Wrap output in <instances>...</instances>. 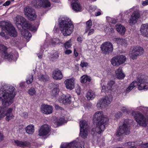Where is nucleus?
Returning <instances> with one entry per match:
<instances>
[{
  "label": "nucleus",
  "instance_id": "nucleus-3",
  "mask_svg": "<svg viewBox=\"0 0 148 148\" xmlns=\"http://www.w3.org/2000/svg\"><path fill=\"white\" fill-rule=\"evenodd\" d=\"M60 30L65 36L70 35L72 33L74 25L71 20L68 18H62L59 21Z\"/></svg>",
  "mask_w": 148,
  "mask_h": 148
},
{
  "label": "nucleus",
  "instance_id": "nucleus-30",
  "mask_svg": "<svg viewBox=\"0 0 148 148\" xmlns=\"http://www.w3.org/2000/svg\"><path fill=\"white\" fill-rule=\"evenodd\" d=\"M92 25V22L91 20H89L86 22V26L85 33H87L90 29Z\"/></svg>",
  "mask_w": 148,
  "mask_h": 148
},
{
  "label": "nucleus",
  "instance_id": "nucleus-52",
  "mask_svg": "<svg viewBox=\"0 0 148 148\" xmlns=\"http://www.w3.org/2000/svg\"><path fill=\"white\" fill-rule=\"evenodd\" d=\"M60 121L61 123H64L65 122L64 118L62 117L60 118Z\"/></svg>",
  "mask_w": 148,
  "mask_h": 148
},
{
  "label": "nucleus",
  "instance_id": "nucleus-28",
  "mask_svg": "<svg viewBox=\"0 0 148 148\" xmlns=\"http://www.w3.org/2000/svg\"><path fill=\"white\" fill-rule=\"evenodd\" d=\"M25 130L28 134H32L34 131V126L32 125H30L25 128Z\"/></svg>",
  "mask_w": 148,
  "mask_h": 148
},
{
  "label": "nucleus",
  "instance_id": "nucleus-7",
  "mask_svg": "<svg viewBox=\"0 0 148 148\" xmlns=\"http://www.w3.org/2000/svg\"><path fill=\"white\" fill-rule=\"evenodd\" d=\"M132 114L139 125L145 127L147 126V121L146 118L142 113L139 112H133Z\"/></svg>",
  "mask_w": 148,
  "mask_h": 148
},
{
  "label": "nucleus",
  "instance_id": "nucleus-22",
  "mask_svg": "<svg viewBox=\"0 0 148 148\" xmlns=\"http://www.w3.org/2000/svg\"><path fill=\"white\" fill-rule=\"evenodd\" d=\"M72 6L73 9L76 11H79L81 10V7L78 1H72Z\"/></svg>",
  "mask_w": 148,
  "mask_h": 148
},
{
  "label": "nucleus",
  "instance_id": "nucleus-2",
  "mask_svg": "<svg viewBox=\"0 0 148 148\" xmlns=\"http://www.w3.org/2000/svg\"><path fill=\"white\" fill-rule=\"evenodd\" d=\"M15 24L17 28L19 30H21L22 35L26 38H30L32 36V34L26 29L22 30L23 27L33 31H35L37 29L36 27H33L25 18L20 16H17Z\"/></svg>",
  "mask_w": 148,
  "mask_h": 148
},
{
  "label": "nucleus",
  "instance_id": "nucleus-29",
  "mask_svg": "<svg viewBox=\"0 0 148 148\" xmlns=\"http://www.w3.org/2000/svg\"><path fill=\"white\" fill-rule=\"evenodd\" d=\"M3 55H4V58L7 59L8 60L11 61L14 59V55L12 53L8 54L7 52L5 54H3Z\"/></svg>",
  "mask_w": 148,
  "mask_h": 148
},
{
  "label": "nucleus",
  "instance_id": "nucleus-19",
  "mask_svg": "<svg viewBox=\"0 0 148 148\" xmlns=\"http://www.w3.org/2000/svg\"><path fill=\"white\" fill-rule=\"evenodd\" d=\"M41 111L43 113L46 114H49L52 112L53 107L49 105H44L42 106Z\"/></svg>",
  "mask_w": 148,
  "mask_h": 148
},
{
  "label": "nucleus",
  "instance_id": "nucleus-33",
  "mask_svg": "<svg viewBox=\"0 0 148 148\" xmlns=\"http://www.w3.org/2000/svg\"><path fill=\"white\" fill-rule=\"evenodd\" d=\"M59 91V88L58 86L56 88H54L51 91V95L54 96H56L58 94Z\"/></svg>",
  "mask_w": 148,
  "mask_h": 148
},
{
  "label": "nucleus",
  "instance_id": "nucleus-32",
  "mask_svg": "<svg viewBox=\"0 0 148 148\" xmlns=\"http://www.w3.org/2000/svg\"><path fill=\"white\" fill-rule=\"evenodd\" d=\"M49 76L46 75L40 74L39 77V79L44 82L48 81L49 79Z\"/></svg>",
  "mask_w": 148,
  "mask_h": 148
},
{
  "label": "nucleus",
  "instance_id": "nucleus-43",
  "mask_svg": "<svg viewBox=\"0 0 148 148\" xmlns=\"http://www.w3.org/2000/svg\"><path fill=\"white\" fill-rule=\"evenodd\" d=\"M122 116V113L121 112H117L115 115V117L118 119Z\"/></svg>",
  "mask_w": 148,
  "mask_h": 148
},
{
  "label": "nucleus",
  "instance_id": "nucleus-6",
  "mask_svg": "<svg viewBox=\"0 0 148 148\" xmlns=\"http://www.w3.org/2000/svg\"><path fill=\"white\" fill-rule=\"evenodd\" d=\"M145 82V79L142 77H140L137 79V81H134L131 83L127 89L126 91L127 92H129L137 86H138V88L139 90L147 89V87L144 84Z\"/></svg>",
  "mask_w": 148,
  "mask_h": 148
},
{
  "label": "nucleus",
  "instance_id": "nucleus-41",
  "mask_svg": "<svg viewBox=\"0 0 148 148\" xmlns=\"http://www.w3.org/2000/svg\"><path fill=\"white\" fill-rule=\"evenodd\" d=\"M36 91L35 89L33 88H31L28 91V93L31 95H33L35 94Z\"/></svg>",
  "mask_w": 148,
  "mask_h": 148
},
{
  "label": "nucleus",
  "instance_id": "nucleus-8",
  "mask_svg": "<svg viewBox=\"0 0 148 148\" xmlns=\"http://www.w3.org/2000/svg\"><path fill=\"white\" fill-rule=\"evenodd\" d=\"M130 10H134L129 21L130 25L132 26L137 23L138 19L140 17V11L139 10L138 7L137 6L133 7Z\"/></svg>",
  "mask_w": 148,
  "mask_h": 148
},
{
  "label": "nucleus",
  "instance_id": "nucleus-57",
  "mask_svg": "<svg viewBox=\"0 0 148 148\" xmlns=\"http://www.w3.org/2000/svg\"><path fill=\"white\" fill-rule=\"evenodd\" d=\"M143 146L145 148L148 147V143L143 144Z\"/></svg>",
  "mask_w": 148,
  "mask_h": 148
},
{
  "label": "nucleus",
  "instance_id": "nucleus-64",
  "mask_svg": "<svg viewBox=\"0 0 148 148\" xmlns=\"http://www.w3.org/2000/svg\"><path fill=\"white\" fill-rule=\"evenodd\" d=\"M117 148H123V147H117Z\"/></svg>",
  "mask_w": 148,
  "mask_h": 148
},
{
  "label": "nucleus",
  "instance_id": "nucleus-47",
  "mask_svg": "<svg viewBox=\"0 0 148 148\" xmlns=\"http://www.w3.org/2000/svg\"><path fill=\"white\" fill-rule=\"evenodd\" d=\"M96 8V6H95L92 5H91L89 6L90 10H92V11H95V10Z\"/></svg>",
  "mask_w": 148,
  "mask_h": 148
},
{
  "label": "nucleus",
  "instance_id": "nucleus-39",
  "mask_svg": "<svg viewBox=\"0 0 148 148\" xmlns=\"http://www.w3.org/2000/svg\"><path fill=\"white\" fill-rule=\"evenodd\" d=\"M71 45V44L70 41L69 40L68 41L66 42L64 45V47L67 49L70 48Z\"/></svg>",
  "mask_w": 148,
  "mask_h": 148
},
{
  "label": "nucleus",
  "instance_id": "nucleus-45",
  "mask_svg": "<svg viewBox=\"0 0 148 148\" xmlns=\"http://www.w3.org/2000/svg\"><path fill=\"white\" fill-rule=\"evenodd\" d=\"M76 91L78 95H80L81 92V89L79 87H78L76 89Z\"/></svg>",
  "mask_w": 148,
  "mask_h": 148
},
{
  "label": "nucleus",
  "instance_id": "nucleus-38",
  "mask_svg": "<svg viewBox=\"0 0 148 148\" xmlns=\"http://www.w3.org/2000/svg\"><path fill=\"white\" fill-rule=\"evenodd\" d=\"M118 40H119V43H120V44L124 46L127 45V42L125 40L120 38H118Z\"/></svg>",
  "mask_w": 148,
  "mask_h": 148
},
{
  "label": "nucleus",
  "instance_id": "nucleus-14",
  "mask_svg": "<svg viewBox=\"0 0 148 148\" xmlns=\"http://www.w3.org/2000/svg\"><path fill=\"white\" fill-rule=\"evenodd\" d=\"M100 48L103 53L105 54L112 53L113 50V45L109 42H104L101 45Z\"/></svg>",
  "mask_w": 148,
  "mask_h": 148
},
{
  "label": "nucleus",
  "instance_id": "nucleus-27",
  "mask_svg": "<svg viewBox=\"0 0 148 148\" xmlns=\"http://www.w3.org/2000/svg\"><path fill=\"white\" fill-rule=\"evenodd\" d=\"M91 80L90 77L86 75H84L82 76L80 79V82L82 83H84L86 82H90Z\"/></svg>",
  "mask_w": 148,
  "mask_h": 148
},
{
  "label": "nucleus",
  "instance_id": "nucleus-60",
  "mask_svg": "<svg viewBox=\"0 0 148 148\" xmlns=\"http://www.w3.org/2000/svg\"><path fill=\"white\" fill-rule=\"evenodd\" d=\"M110 31L112 33H113L114 31V29L113 28H111L110 29Z\"/></svg>",
  "mask_w": 148,
  "mask_h": 148
},
{
  "label": "nucleus",
  "instance_id": "nucleus-26",
  "mask_svg": "<svg viewBox=\"0 0 148 148\" xmlns=\"http://www.w3.org/2000/svg\"><path fill=\"white\" fill-rule=\"evenodd\" d=\"M116 77L119 79H123L125 77V75L123 73L122 69L119 67L116 71Z\"/></svg>",
  "mask_w": 148,
  "mask_h": 148
},
{
  "label": "nucleus",
  "instance_id": "nucleus-12",
  "mask_svg": "<svg viewBox=\"0 0 148 148\" xmlns=\"http://www.w3.org/2000/svg\"><path fill=\"white\" fill-rule=\"evenodd\" d=\"M25 15L31 21L35 20L36 17L35 11L32 8L27 6L24 9Z\"/></svg>",
  "mask_w": 148,
  "mask_h": 148
},
{
  "label": "nucleus",
  "instance_id": "nucleus-34",
  "mask_svg": "<svg viewBox=\"0 0 148 148\" xmlns=\"http://www.w3.org/2000/svg\"><path fill=\"white\" fill-rule=\"evenodd\" d=\"M124 145L127 147L128 148H136L135 146L134 142H131L126 143Z\"/></svg>",
  "mask_w": 148,
  "mask_h": 148
},
{
  "label": "nucleus",
  "instance_id": "nucleus-15",
  "mask_svg": "<svg viewBox=\"0 0 148 148\" xmlns=\"http://www.w3.org/2000/svg\"><path fill=\"white\" fill-rule=\"evenodd\" d=\"M126 60L125 56L120 55L113 57L111 59V62L113 66H118L125 62Z\"/></svg>",
  "mask_w": 148,
  "mask_h": 148
},
{
  "label": "nucleus",
  "instance_id": "nucleus-40",
  "mask_svg": "<svg viewBox=\"0 0 148 148\" xmlns=\"http://www.w3.org/2000/svg\"><path fill=\"white\" fill-rule=\"evenodd\" d=\"M114 84V82L113 81H110L108 83V89L110 90L112 88V86Z\"/></svg>",
  "mask_w": 148,
  "mask_h": 148
},
{
  "label": "nucleus",
  "instance_id": "nucleus-50",
  "mask_svg": "<svg viewBox=\"0 0 148 148\" xmlns=\"http://www.w3.org/2000/svg\"><path fill=\"white\" fill-rule=\"evenodd\" d=\"M72 52V51L71 50H69V49H67L65 51V54H69L71 53Z\"/></svg>",
  "mask_w": 148,
  "mask_h": 148
},
{
  "label": "nucleus",
  "instance_id": "nucleus-42",
  "mask_svg": "<svg viewBox=\"0 0 148 148\" xmlns=\"http://www.w3.org/2000/svg\"><path fill=\"white\" fill-rule=\"evenodd\" d=\"M121 111L123 113H128L130 112L129 109L124 107L122 108V109H121Z\"/></svg>",
  "mask_w": 148,
  "mask_h": 148
},
{
  "label": "nucleus",
  "instance_id": "nucleus-35",
  "mask_svg": "<svg viewBox=\"0 0 148 148\" xmlns=\"http://www.w3.org/2000/svg\"><path fill=\"white\" fill-rule=\"evenodd\" d=\"M33 78V75L32 74L29 75L28 76L27 79H26V82L27 84H30L32 82Z\"/></svg>",
  "mask_w": 148,
  "mask_h": 148
},
{
  "label": "nucleus",
  "instance_id": "nucleus-23",
  "mask_svg": "<svg viewBox=\"0 0 148 148\" xmlns=\"http://www.w3.org/2000/svg\"><path fill=\"white\" fill-rule=\"evenodd\" d=\"M140 31L143 36L148 37V24L142 25L141 26Z\"/></svg>",
  "mask_w": 148,
  "mask_h": 148
},
{
  "label": "nucleus",
  "instance_id": "nucleus-62",
  "mask_svg": "<svg viewBox=\"0 0 148 148\" xmlns=\"http://www.w3.org/2000/svg\"><path fill=\"white\" fill-rule=\"evenodd\" d=\"M88 0L91 2H92V1H96V0Z\"/></svg>",
  "mask_w": 148,
  "mask_h": 148
},
{
  "label": "nucleus",
  "instance_id": "nucleus-49",
  "mask_svg": "<svg viewBox=\"0 0 148 148\" xmlns=\"http://www.w3.org/2000/svg\"><path fill=\"white\" fill-rule=\"evenodd\" d=\"M10 1H6L5 3H4L3 5L5 6H8L10 4Z\"/></svg>",
  "mask_w": 148,
  "mask_h": 148
},
{
  "label": "nucleus",
  "instance_id": "nucleus-37",
  "mask_svg": "<svg viewBox=\"0 0 148 148\" xmlns=\"http://www.w3.org/2000/svg\"><path fill=\"white\" fill-rule=\"evenodd\" d=\"M7 48L5 46L3 45H0V51L3 52V54H5L7 52H6Z\"/></svg>",
  "mask_w": 148,
  "mask_h": 148
},
{
  "label": "nucleus",
  "instance_id": "nucleus-53",
  "mask_svg": "<svg viewBox=\"0 0 148 148\" xmlns=\"http://www.w3.org/2000/svg\"><path fill=\"white\" fill-rule=\"evenodd\" d=\"M74 53L75 56L76 57H77L78 55V53L76 51L75 49H74Z\"/></svg>",
  "mask_w": 148,
  "mask_h": 148
},
{
  "label": "nucleus",
  "instance_id": "nucleus-16",
  "mask_svg": "<svg viewBox=\"0 0 148 148\" xmlns=\"http://www.w3.org/2000/svg\"><path fill=\"white\" fill-rule=\"evenodd\" d=\"M144 52V49L139 46L134 47L132 52L130 54L131 58L133 60L136 59L138 56L142 54Z\"/></svg>",
  "mask_w": 148,
  "mask_h": 148
},
{
  "label": "nucleus",
  "instance_id": "nucleus-17",
  "mask_svg": "<svg viewBox=\"0 0 148 148\" xmlns=\"http://www.w3.org/2000/svg\"><path fill=\"white\" fill-rule=\"evenodd\" d=\"M50 131L48 125L45 124L40 127L39 131V135L40 136H44L47 135Z\"/></svg>",
  "mask_w": 148,
  "mask_h": 148
},
{
  "label": "nucleus",
  "instance_id": "nucleus-55",
  "mask_svg": "<svg viewBox=\"0 0 148 148\" xmlns=\"http://www.w3.org/2000/svg\"><path fill=\"white\" fill-rule=\"evenodd\" d=\"M22 116H23L25 118H26L27 116V114L26 112H24L22 114Z\"/></svg>",
  "mask_w": 148,
  "mask_h": 148
},
{
  "label": "nucleus",
  "instance_id": "nucleus-21",
  "mask_svg": "<svg viewBox=\"0 0 148 148\" xmlns=\"http://www.w3.org/2000/svg\"><path fill=\"white\" fill-rule=\"evenodd\" d=\"M58 101L63 104L70 103H71V98L69 95H67L64 97H60L58 99Z\"/></svg>",
  "mask_w": 148,
  "mask_h": 148
},
{
  "label": "nucleus",
  "instance_id": "nucleus-5",
  "mask_svg": "<svg viewBox=\"0 0 148 148\" xmlns=\"http://www.w3.org/2000/svg\"><path fill=\"white\" fill-rule=\"evenodd\" d=\"M130 126L128 120H125L123 121V124L121 125L117 130L116 135L117 137L122 136L123 134L129 135L130 133Z\"/></svg>",
  "mask_w": 148,
  "mask_h": 148
},
{
  "label": "nucleus",
  "instance_id": "nucleus-18",
  "mask_svg": "<svg viewBox=\"0 0 148 148\" xmlns=\"http://www.w3.org/2000/svg\"><path fill=\"white\" fill-rule=\"evenodd\" d=\"M75 79L73 77L67 79L64 82L66 88L68 89L72 90L75 87Z\"/></svg>",
  "mask_w": 148,
  "mask_h": 148
},
{
  "label": "nucleus",
  "instance_id": "nucleus-20",
  "mask_svg": "<svg viewBox=\"0 0 148 148\" xmlns=\"http://www.w3.org/2000/svg\"><path fill=\"white\" fill-rule=\"evenodd\" d=\"M53 78L56 79H60L63 77L61 71L58 69H56L52 73Z\"/></svg>",
  "mask_w": 148,
  "mask_h": 148
},
{
  "label": "nucleus",
  "instance_id": "nucleus-10",
  "mask_svg": "<svg viewBox=\"0 0 148 148\" xmlns=\"http://www.w3.org/2000/svg\"><path fill=\"white\" fill-rule=\"evenodd\" d=\"M80 127V135L82 138H85L88 136V130L89 129L88 123L86 121H80L79 123Z\"/></svg>",
  "mask_w": 148,
  "mask_h": 148
},
{
  "label": "nucleus",
  "instance_id": "nucleus-44",
  "mask_svg": "<svg viewBox=\"0 0 148 148\" xmlns=\"http://www.w3.org/2000/svg\"><path fill=\"white\" fill-rule=\"evenodd\" d=\"M88 65V63L86 62H81V63L80 64L81 66L82 67H86Z\"/></svg>",
  "mask_w": 148,
  "mask_h": 148
},
{
  "label": "nucleus",
  "instance_id": "nucleus-9",
  "mask_svg": "<svg viewBox=\"0 0 148 148\" xmlns=\"http://www.w3.org/2000/svg\"><path fill=\"white\" fill-rule=\"evenodd\" d=\"M112 98L110 96H106L100 99L97 104V107L99 110L105 108L112 101Z\"/></svg>",
  "mask_w": 148,
  "mask_h": 148
},
{
  "label": "nucleus",
  "instance_id": "nucleus-48",
  "mask_svg": "<svg viewBox=\"0 0 148 148\" xmlns=\"http://www.w3.org/2000/svg\"><path fill=\"white\" fill-rule=\"evenodd\" d=\"M142 4L143 5H148V0H146L144 1H143Z\"/></svg>",
  "mask_w": 148,
  "mask_h": 148
},
{
  "label": "nucleus",
  "instance_id": "nucleus-13",
  "mask_svg": "<svg viewBox=\"0 0 148 148\" xmlns=\"http://www.w3.org/2000/svg\"><path fill=\"white\" fill-rule=\"evenodd\" d=\"M77 142L76 141H73L69 143L62 144L60 146V148H74V147L76 148H84V142H80L77 146Z\"/></svg>",
  "mask_w": 148,
  "mask_h": 148
},
{
  "label": "nucleus",
  "instance_id": "nucleus-61",
  "mask_svg": "<svg viewBox=\"0 0 148 148\" xmlns=\"http://www.w3.org/2000/svg\"><path fill=\"white\" fill-rule=\"evenodd\" d=\"M56 44V42H55V41H53V42H52V44L53 45H55Z\"/></svg>",
  "mask_w": 148,
  "mask_h": 148
},
{
  "label": "nucleus",
  "instance_id": "nucleus-63",
  "mask_svg": "<svg viewBox=\"0 0 148 148\" xmlns=\"http://www.w3.org/2000/svg\"><path fill=\"white\" fill-rule=\"evenodd\" d=\"M56 107V108H58V107H59H59L58 106V105H56V107Z\"/></svg>",
  "mask_w": 148,
  "mask_h": 148
},
{
  "label": "nucleus",
  "instance_id": "nucleus-25",
  "mask_svg": "<svg viewBox=\"0 0 148 148\" xmlns=\"http://www.w3.org/2000/svg\"><path fill=\"white\" fill-rule=\"evenodd\" d=\"M116 30L121 35H124L126 31L125 28L124 26L121 24H117L116 26Z\"/></svg>",
  "mask_w": 148,
  "mask_h": 148
},
{
  "label": "nucleus",
  "instance_id": "nucleus-58",
  "mask_svg": "<svg viewBox=\"0 0 148 148\" xmlns=\"http://www.w3.org/2000/svg\"><path fill=\"white\" fill-rule=\"evenodd\" d=\"M38 58L40 59H41L42 58V53H40V54H38Z\"/></svg>",
  "mask_w": 148,
  "mask_h": 148
},
{
  "label": "nucleus",
  "instance_id": "nucleus-31",
  "mask_svg": "<svg viewBox=\"0 0 148 148\" xmlns=\"http://www.w3.org/2000/svg\"><path fill=\"white\" fill-rule=\"evenodd\" d=\"M59 57V54L58 52H55L52 55L50 60L52 62H55L57 61Z\"/></svg>",
  "mask_w": 148,
  "mask_h": 148
},
{
  "label": "nucleus",
  "instance_id": "nucleus-4",
  "mask_svg": "<svg viewBox=\"0 0 148 148\" xmlns=\"http://www.w3.org/2000/svg\"><path fill=\"white\" fill-rule=\"evenodd\" d=\"M1 28L5 31L6 33L2 32L0 34L1 35L6 39H8L9 38L8 34L10 36L14 37L17 36V33L15 28L10 23H5V25H2L1 27L0 26V29Z\"/></svg>",
  "mask_w": 148,
  "mask_h": 148
},
{
  "label": "nucleus",
  "instance_id": "nucleus-59",
  "mask_svg": "<svg viewBox=\"0 0 148 148\" xmlns=\"http://www.w3.org/2000/svg\"><path fill=\"white\" fill-rule=\"evenodd\" d=\"M25 83L24 82H21L20 84V86L21 87H23L24 86Z\"/></svg>",
  "mask_w": 148,
  "mask_h": 148
},
{
  "label": "nucleus",
  "instance_id": "nucleus-46",
  "mask_svg": "<svg viewBox=\"0 0 148 148\" xmlns=\"http://www.w3.org/2000/svg\"><path fill=\"white\" fill-rule=\"evenodd\" d=\"M88 31L89 32L88 34V36L90 35L93 34L94 32V30L93 29H90Z\"/></svg>",
  "mask_w": 148,
  "mask_h": 148
},
{
  "label": "nucleus",
  "instance_id": "nucleus-24",
  "mask_svg": "<svg viewBox=\"0 0 148 148\" xmlns=\"http://www.w3.org/2000/svg\"><path fill=\"white\" fill-rule=\"evenodd\" d=\"M14 143L17 146L23 147H29L30 144L29 142L27 141H22L17 140H15Z\"/></svg>",
  "mask_w": 148,
  "mask_h": 148
},
{
  "label": "nucleus",
  "instance_id": "nucleus-56",
  "mask_svg": "<svg viewBox=\"0 0 148 148\" xmlns=\"http://www.w3.org/2000/svg\"><path fill=\"white\" fill-rule=\"evenodd\" d=\"M3 134L0 133V141H2L3 140Z\"/></svg>",
  "mask_w": 148,
  "mask_h": 148
},
{
  "label": "nucleus",
  "instance_id": "nucleus-11",
  "mask_svg": "<svg viewBox=\"0 0 148 148\" xmlns=\"http://www.w3.org/2000/svg\"><path fill=\"white\" fill-rule=\"evenodd\" d=\"M31 4L36 8H39L41 7L47 8L51 5L50 3L47 0H32Z\"/></svg>",
  "mask_w": 148,
  "mask_h": 148
},
{
  "label": "nucleus",
  "instance_id": "nucleus-36",
  "mask_svg": "<svg viewBox=\"0 0 148 148\" xmlns=\"http://www.w3.org/2000/svg\"><path fill=\"white\" fill-rule=\"evenodd\" d=\"M86 97L88 99H92L94 98V94L90 92L89 91L87 93Z\"/></svg>",
  "mask_w": 148,
  "mask_h": 148
},
{
  "label": "nucleus",
  "instance_id": "nucleus-1",
  "mask_svg": "<svg viewBox=\"0 0 148 148\" xmlns=\"http://www.w3.org/2000/svg\"><path fill=\"white\" fill-rule=\"evenodd\" d=\"M93 121L94 122L96 121L97 123L95 129H92L91 132V134L94 136L96 133L100 134L104 131L108 119L105 117L102 111H99L94 114Z\"/></svg>",
  "mask_w": 148,
  "mask_h": 148
},
{
  "label": "nucleus",
  "instance_id": "nucleus-51",
  "mask_svg": "<svg viewBox=\"0 0 148 148\" xmlns=\"http://www.w3.org/2000/svg\"><path fill=\"white\" fill-rule=\"evenodd\" d=\"M77 40L79 43H81L82 41V38L81 37H79L77 38Z\"/></svg>",
  "mask_w": 148,
  "mask_h": 148
},
{
  "label": "nucleus",
  "instance_id": "nucleus-54",
  "mask_svg": "<svg viewBox=\"0 0 148 148\" xmlns=\"http://www.w3.org/2000/svg\"><path fill=\"white\" fill-rule=\"evenodd\" d=\"M101 14V13L99 11L97 12H96L95 14V15L96 16H99Z\"/></svg>",
  "mask_w": 148,
  "mask_h": 148
}]
</instances>
